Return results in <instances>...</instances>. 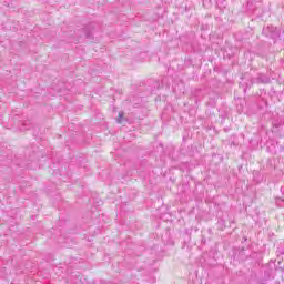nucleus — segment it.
Segmentation results:
<instances>
[{"label": "nucleus", "mask_w": 284, "mask_h": 284, "mask_svg": "<svg viewBox=\"0 0 284 284\" xmlns=\"http://www.w3.org/2000/svg\"><path fill=\"white\" fill-rule=\"evenodd\" d=\"M123 119V112L119 113L118 123H121V120Z\"/></svg>", "instance_id": "f257e3e1"}]
</instances>
